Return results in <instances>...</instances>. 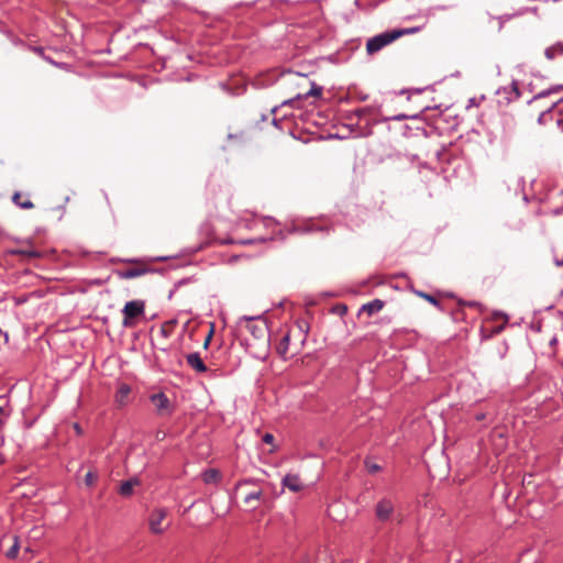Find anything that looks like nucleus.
Instances as JSON below:
<instances>
[{"mask_svg":"<svg viewBox=\"0 0 563 563\" xmlns=\"http://www.w3.org/2000/svg\"><path fill=\"white\" fill-rule=\"evenodd\" d=\"M262 495H263L262 489L252 490V492L245 494L243 501L246 506H250L251 508L255 509L256 508L255 503L261 499Z\"/></svg>","mask_w":563,"mask_h":563,"instance_id":"obj_14","label":"nucleus"},{"mask_svg":"<svg viewBox=\"0 0 563 563\" xmlns=\"http://www.w3.org/2000/svg\"><path fill=\"white\" fill-rule=\"evenodd\" d=\"M289 344H290V333H286L280 342L278 343L276 350L277 353L283 357L287 358L289 353Z\"/></svg>","mask_w":563,"mask_h":563,"instance_id":"obj_13","label":"nucleus"},{"mask_svg":"<svg viewBox=\"0 0 563 563\" xmlns=\"http://www.w3.org/2000/svg\"><path fill=\"white\" fill-rule=\"evenodd\" d=\"M552 257L556 266L563 265V239H558L551 246Z\"/></svg>","mask_w":563,"mask_h":563,"instance_id":"obj_11","label":"nucleus"},{"mask_svg":"<svg viewBox=\"0 0 563 563\" xmlns=\"http://www.w3.org/2000/svg\"><path fill=\"white\" fill-rule=\"evenodd\" d=\"M385 303L380 299H374L371 302H367L362 306L361 311L366 312L368 316H372L376 312H379L384 308Z\"/></svg>","mask_w":563,"mask_h":563,"instance_id":"obj_12","label":"nucleus"},{"mask_svg":"<svg viewBox=\"0 0 563 563\" xmlns=\"http://www.w3.org/2000/svg\"><path fill=\"white\" fill-rule=\"evenodd\" d=\"M13 545L7 551L5 556L8 559H15L20 550V543L16 536L13 537Z\"/></svg>","mask_w":563,"mask_h":563,"instance_id":"obj_20","label":"nucleus"},{"mask_svg":"<svg viewBox=\"0 0 563 563\" xmlns=\"http://www.w3.org/2000/svg\"><path fill=\"white\" fill-rule=\"evenodd\" d=\"M309 96H320L321 95V89L320 88H312L309 92H308Z\"/></svg>","mask_w":563,"mask_h":563,"instance_id":"obj_26","label":"nucleus"},{"mask_svg":"<svg viewBox=\"0 0 563 563\" xmlns=\"http://www.w3.org/2000/svg\"><path fill=\"white\" fill-rule=\"evenodd\" d=\"M12 201L22 209L34 208V203L30 199L23 198V195L21 192H14L12 196Z\"/></svg>","mask_w":563,"mask_h":563,"instance_id":"obj_16","label":"nucleus"},{"mask_svg":"<svg viewBox=\"0 0 563 563\" xmlns=\"http://www.w3.org/2000/svg\"><path fill=\"white\" fill-rule=\"evenodd\" d=\"M545 57L550 60L554 59L556 56L563 55V45L558 43L550 47H548L544 52Z\"/></svg>","mask_w":563,"mask_h":563,"instance_id":"obj_18","label":"nucleus"},{"mask_svg":"<svg viewBox=\"0 0 563 563\" xmlns=\"http://www.w3.org/2000/svg\"><path fill=\"white\" fill-rule=\"evenodd\" d=\"M139 484L137 479H130L126 482H123L120 486L119 493L122 496H130L133 492V487Z\"/></svg>","mask_w":563,"mask_h":563,"instance_id":"obj_19","label":"nucleus"},{"mask_svg":"<svg viewBox=\"0 0 563 563\" xmlns=\"http://www.w3.org/2000/svg\"><path fill=\"white\" fill-rule=\"evenodd\" d=\"M167 509L165 508H157V509H154L151 515H150V518H148V526H150V530L153 532V533H156V534H159V533H163L168 525H163V522L165 521L166 517H167Z\"/></svg>","mask_w":563,"mask_h":563,"instance_id":"obj_4","label":"nucleus"},{"mask_svg":"<svg viewBox=\"0 0 563 563\" xmlns=\"http://www.w3.org/2000/svg\"><path fill=\"white\" fill-rule=\"evenodd\" d=\"M186 361L188 365L197 371L198 373H205L207 371V366L205 365L202 358L198 353H190L186 355Z\"/></svg>","mask_w":563,"mask_h":563,"instance_id":"obj_9","label":"nucleus"},{"mask_svg":"<svg viewBox=\"0 0 563 563\" xmlns=\"http://www.w3.org/2000/svg\"><path fill=\"white\" fill-rule=\"evenodd\" d=\"M283 486L295 493L300 492L303 487L300 477L296 474H287L283 478Z\"/></svg>","mask_w":563,"mask_h":563,"instance_id":"obj_8","label":"nucleus"},{"mask_svg":"<svg viewBox=\"0 0 563 563\" xmlns=\"http://www.w3.org/2000/svg\"><path fill=\"white\" fill-rule=\"evenodd\" d=\"M245 328L254 340L261 341L263 344L268 343V327L263 319L245 318Z\"/></svg>","mask_w":563,"mask_h":563,"instance_id":"obj_2","label":"nucleus"},{"mask_svg":"<svg viewBox=\"0 0 563 563\" xmlns=\"http://www.w3.org/2000/svg\"><path fill=\"white\" fill-rule=\"evenodd\" d=\"M421 30L420 26L395 29L384 33H380L374 37H371L366 43V52L368 55H373L379 52L385 46L389 45L394 41L405 35L418 33Z\"/></svg>","mask_w":563,"mask_h":563,"instance_id":"obj_1","label":"nucleus"},{"mask_svg":"<svg viewBox=\"0 0 563 563\" xmlns=\"http://www.w3.org/2000/svg\"><path fill=\"white\" fill-rule=\"evenodd\" d=\"M413 292H415L418 297H420V298H422V299H424V300L429 301V302H430V303H432L433 306H437V307H438V306L440 305V301H439L434 296H432V295H430V294H427V292L421 291V290H413Z\"/></svg>","mask_w":563,"mask_h":563,"instance_id":"obj_21","label":"nucleus"},{"mask_svg":"<svg viewBox=\"0 0 563 563\" xmlns=\"http://www.w3.org/2000/svg\"><path fill=\"white\" fill-rule=\"evenodd\" d=\"M394 503L388 498L380 499L375 508L376 517L380 521H386L390 519L394 514Z\"/></svg>","mask_w":563,"mask_h":563,"instance_id":"obj_6","label":"nucleus"},{"mask_svg":"<svg viewBox=\"0 0 563 563\" xmlns=\"http://www.w3.org/2000/svg\"><path fill=\"white\" fill-rule=\"evenodd\" d=\"M97 474L93 473V472H88L85 476V483L87 486H91L96 483L97 481Z\"/></svg>","mask_w":563,"mask_h":563,"instance_id":"obj_22","label":"nucleus"},{"mask_svg":"<svg viewBox=\"0 0 563 563\" xmlns=\"http://www.w3.org/2000/svg\"><path fill=\"white\" fill-rule=\"evenodd\" d=\"M151 400L158 415L165 416L172 412L170 401L163 393L153 395Z\"/></svg>","mask_w":563,"mask_h":563,"instance_id":"obj_7","label":"nucleus"},{"mask_svg":"<svg viewBox=\"0 0 563 563\" xmlns=\"http://www.w3.org/2000/svg\"><path fill=\"white\" fill-rule=\"evenodd\" d=\"M104 199L107 200V203L109 205L108 196L104 194Z\"/></svg>","mask_w":563,"mask_h":563,"instance_id":"obj_33","label":"nucleus"},{"mask_svg":"<svg viewBox=\"0 0 563 563\" xmlns=\"http://www.w3.org/2000/svg\"><path fill=\"white\" fill-rule=\"evenodd\" d=\"M2 411H3V409H2V407L0 406V413H2Z\"/></svg>","mask_w":563,"mask_h":563,"instance_id":"obj_34","label":"nucleus"},{"mask_svg":"<svg viewBox=\"0 0 563 563\" xmlns=\"http://www.w3.org/2000/svg\"><path fill=\"white\" fill-rule=\"evenodd\" d=\"M221 478V473L216 468H209L202 474V481L206 484H217Z\"/></svg>","mask_w":563,"mask_h":563,"instance_id":"obj_15","label":"nucleus"},{"mask_svg":"<svg viewBox=\"0 0 563 563\" xmlns=\"http://www.w3.org/2000/svg\"><path fill=\"white\" fill-rule=\"evenodd\" d=\"M366 112H367V109H366V108H362V109H357V110H355V114H356V117H358V118H361L362 115H364Z\"/></svg>","mask_w":563,"mask_h":563,"instance_id":"obj_27","label":"nucleus"},{"mask_svg":"<svg viewBox=\"0 0 563 563\" xmlns=\"http://www.w3.org/2000/svg\"><path fill=\"white\" fill-rule=\"evenodd\" d=\"M551 91L547 92L549 95ZM545 96L544 92L539 93L534 97V99L529 104V115L532 118L537 115V121L542 124L545 120V118L549 115L551 107H548L547 109L540 110L538 107L539 101Z\"/></svg>","mask_w":563,"mask_h":563,"instance_id":"obj_5","label":"nucleus"},{"mask_svg":"<svg viewBox=\"0 0 563 563\" xmlns=\"http://www.w3.org/2000/svg\"><path fill=\"white\" fill-rule=\"evenodd\" d=\"M263 442H265L267 444H273L274 443V435L272 433H265L263 435Z\"/></svg>","mask_w":563,"mask_h":563,"instance_id":"obj_25","label":"nucleus"},{"mask_svg":"<svg viewBox=\"0 0 563 563\" xmlns=\"http://www.w3.org/2000/svg\"><path fill=\"white\" fill-rule=\"evenodd\" d=\"M486 418L485 413H478L476 415V420L482 421Z\"/></svg>","mask_w":563,"mask_h":563,"instance_id":"obj_31","label":"nucleus"},{"mask_svg":"<svg viewBox=\"0 0 563 563\" xmlns=\"http://www.w3.org/2000/svg\"><path fill=\"white\" fill-rule=\"evenodd\" d=\"M74 429L76 430L77 434L81 433V428L78 423H74Z\"/></svg>","mask_w":563,"mask_h":563,"instance_id":"obj_29","label":"nucleus"},{"mask_svg":"<svg viewBox=\"0 0 563 563\" xmlns=\"http://www.w3.org/2000/svg\"><path fill=\"white\" fill-rule=\"evenodd\" d=\"M249 483H250V481H242L238 484L236 488L239 489V488L243 487L244 485H247Z\"/></svg>","mask_w":563,"mask_h":563,"instance_id":"obj_30","label":"nucleus"},{"mask_svg":"<svg viewBox=\"0 0 563 563\" xmlns=\"http://www.w3.org/2000/svg\"><path fill=\"white\" fill-rule=\"evenodd\" d=\"M27 553H32V550H31V548H29V547H26V548L24 549V556H25Z\"/></svg>","mask_w":563,"mask_h":563,"instance_id":"obj_32","label":"nucleus"},{"mask_svg":"<svg viewBox=\"0 0 563 563\" xmlns=\"http://www.w3.org/2000/svg\"><path fill=\"white\" fill-rule=\"evenodd\" d=\"M131 393V388L130 386L125 385V384H122L118 391H117V395H115V401L120 405V406H123L126 404V400H128V397Z\"/></svg>","mask_w":563,"mask_h":563,"instance_id":"obj_17","label":"nucleus"},{"mask_svg":"<svg viewBox=\"0 0 563 563\" xmlns=\"http://www.w3.org/2000/svg\"><path fill=\"white\" fill-rule=\"evenodd\" d=\"M166 325H167V323H165V324H163V325H162V333H163V335H164V336H167V335H168V333H167V329H166Z\"/></svg>","mask_w":563,"mask_h":563,"instance_id":"obj_28","label":"nucleus"},{"mask_svg":"<svg viewBox=\"0 0 563 563\" xmlns=\"http://www.w3.org/2000/svg\"><path fill=\"white\" fill-rule=\"evenodd\" d=\"M213 332H214V325L211 324L210 327V330H209V333L208 335L206 336L205 341H203V347L207 349L212 340V336H213Z\"/></svg>","mask_w":563,"mask_h":563,"instance_id":"obj_23","label":"nucleus"},{"mask_svg":"<svg viewBox=\"0 0 563 563\" xmlns=\"http://www.w3.org/2000/svg\"><path fill=\"white\" fill-rule=\"evenodd\" d=\"M145 311V303L143 300H132L125 303L122 309L123 325L126 328H131L134 325V320L139 317L143 316Z\"/></svg>","mask_w":563,"mask_h":563,"instance_id":"obj_3","label":"nucleus"},{"mask_svg":"<svg viewBox=\"0 0 563 563\" xmlns=\"http://www.w3.org/2000/svg\"><path fill=\"white\" fill-rule=\"evenodd\" d=\"M148 269L142 265L130 267L119 272V276L124 279H131L146 274Z\"/></svg>","mask_w":563,"mask_h":563,"instance_id":"obj_10","label":"nucleus"},{"mask_svg":"<svg viewBox=\"0 0 563 563\" xmlns=\"http://www.w3.org/2000/svg\"><path fill=\"white\" fill-rule=\"evenodd\" d=\"M366 467L369 473H376L380 470L379 465L369 462H366Z\"/></svg>","mask_w":563,"mask_h":563,"instance_id":"obj_24","label":"nucleus"}]
</instances>
